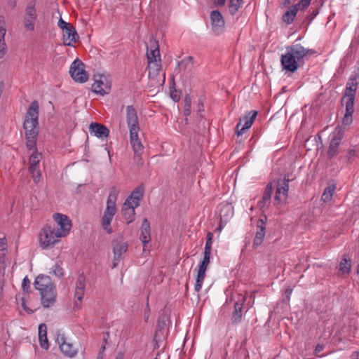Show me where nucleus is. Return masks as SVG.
I'll use <instances>...</instances> for the list:
<instances>
[{
  "mask_svg": "<svg viewBox=\"0 0 359 359\" xmlns=\"http://www.w3.org/2000/svg\"><path fill=\"white\" fill-rule=\"evenodd\" d=\"M36 17L35 2L32 1L28 3L25 8V14L23 18V25L27 31L33 32L34 30Z\"/></svg>",
  "mask_w": 359,
  "mask_h": 359,
  "instance_id": "1a4fd4ad",
  "label": "nucleus"
},
{
  "mask_svg": "<svg viewBox=\"0 0 359 359\" xmlns=\"http://www.w3.org/2000/svg\"><path fill=\"white\" fill-rule=\"evenodd\" d=\"M337 189V182L334 180L329 182L327 187L324 189L321 196V201L323 203H330L333 198V195Z\"/></svg>",
  "mask_w": 359,
  "mask_h": 359,
  "instance_id": "5701e85b",
  "label": "nucleus"
},
{
  "mask_svg": "<svg viewBox=\"0 0 359 359\" xmlns=\"http://www.w3.org/2000/svg\"><path fill=\"white\" fill-rule=\"evenodd\" d=\"M22 287L26 292H27L30 288V280L27 276L25 277L22 280Z\"/></svg>",
  "mask_w": 359,
  "mask_h": 359,
  "instance_id": "de8ad7c7",
  "label": "nucleus"
},
{
  "mask_svg": "<svg viewBox=\"0 0 359 359\" xmlns=\"http://www.w3.org/2000/svg\"><path fill=\"white\" fill-rule=\"evenodd\" d=\"M5 259H6V254L5 252L0 251V271L4 273V270L5 269Z\"/></svg>",
  "mask_w": 359,
  "mask_h": 359,
  "instance_id": "49530a36",
  "label": "nucleus"
},
{
  "mask_svg": "<svg viewBox=\"0 0 359 359\" xmlns=\"http://www.w3.org/2000/svg\"><path fill=\"white\" fill-rule=\"evenodd\" d=\"M123 205L135 210V208L140 205V202L136 201L135 199L133 198L127 204V199H126Z\"/></svg>",
  "mask_w": 359,
  "mask_h": 359,
  "instance_id": "79ce46f5",
  "label": "nucleus"
},
{
  "mask_svg": "<svg viewBox=\"0 0 359 359\" xmlns=\"http://www.w3.org/2000/svg\"><path fill=\"white\" fill-rule=\"evenodd\" d=\"M170 97L175 102H178L180 99V95L176 90L170 91Z\"/></svg>",
  "mask_w": 359,
  "mask_h": 359,
  "instance_id": "603ef678",
  "label": "nucleus"
},
{
  "mask_svg": "<svg viewBox=\"0 0 359 359\" xmlns=\"http://www.w3.org/2000/svg\"><path fill=\"white\" fill-rule=\"evenodd\" d=\"M143 197V189L140 187H137L135 189L131 194L127 198V203H129L131 199H135L136 201H139L140 203V201L142 199Z\"/></svg>",
  "mask_w": 359,
  "mask_h": 359,
  "instance_id": "f704fd0d",
  "label": "nucleus"
},
{
  "mask_svg": "<svg viewBox=\"0 0 359 359\" xmlns=\"http://www.w3.org/2000/svg\"><path fill=\"white\" fill-rule=\"evenodd\" d=\"M289 182L290 179L286 177L278 180L276 192L274 197L275 205L279 204L286 200L289 190Z\"/></svg>",
  "mask_w": 359,
  "mask_h": 359,
  "instance_id": "f8f14e48",
  "label": "nucleus"
},
{
  "mask_svg": "<svg viewBox=\"0 0 359 359\" xmlns=\"http://www.w3.org/2000/svg\"><path fill=\"white\" fill-rule=\"evenodd\" d=\"M147 57L148 61L161 60L158 42L154 39L149 40V48H147Z\"/></svg>",
  "mask_w": 359,
  "mask_h": 359,
  "instance_id": "6ab92c4d",
  "label": "nucleus"
},
{
  "mask_svg": "<svg viewBox=\"0 0 359 359\" xmlns=\"http://www.w3.org/2000/svg\"><path fill=\"white\" fill-rule=\"evenodd\" d=\"M357 273L359 275V264H358L357 267Z\"/></svg>",
  "mask_w": 359,
  "mask_h": 359,
  "instance_id": "774afa93",
  "label": "nucleus"
},
{
  "mask_svg": "<svg viewBox=\"0 0 359 359\" xmlns=\"http://www.w3.org/2000/svg\"><path fill=\"white\" fill-rule=\"evenodd\" d=\"M69 73L76 82L85 83L88 79V75L84 69V65L79 59L74 60L71 65Z\"/></svg>",
  "mask_w": 359,
  "mask_h": 359,
  "instance_id": "9d476101",
  "label": "nucleus"
},
{
  "mask_svg": "<svg viewBox=\"0 0 359 359\" xmlns=\"http://www.w3.org/2000/svg\"><path fill=\"white\" fill-rule=\"evenodd\" d=\"M50 273L59 278L62 277L64 275L63 269L58 264L53 266L50 269Z\"/></svg>",
  "mask_w": 359,
  "mask_h": 359,
  "instance_id": "a19ab883",
  "label": "nucleus"
},
{
  "mask_svg": "<svg viewBox=\"0 0 359 359\" xmlns=\"http://www.w3.org/2000/svg\"><path fill=\"white\" fill-rule=\"evenodd\" d=\"M56 342L59 344L61 352L65 356L72 358L76 355L78 352L77 348H74L72 344L67 342L64 335H58Z\"/></svg>",
  "mask_w": 359,
  "mask_h": 359,
  "instance_id": "2eb2a0df",
  "label": "nucleus"
},
{
  "mask_svg": "<svg viewBox=\"0 0 359 359\" xmlns=\"http://www.w3.org/2000/svg\"><path fill=\"white\" fill-rule=\"evenodd\" d=\"M140 230L141 233L140 239L142 242L143 249L145 250V248L147 247V244L151 241V227L149 222L147 218L143 219Z\"/></svg>",
  "mask_w": 359,
  "mask_h": 359,
  "instance_id": "a211bd4d",
  "label": "nucleus"
},
{
  "mask_svg": "<svg viewBox=\"0 0 359 359\" xmlns=\"http://www.w3.org/2000/svg\"><path fill=\"white\" fill-rule=\"evenodd\" d=\"M337 154V134L332 133L331 135V141L327 151L328 161L327 165H332L335 162Z\"/></svg>",
  "mask_w": 359,
  "mask_h": 359,
  "instance_id": "a878e982",
  "label": "nucleus"
},
{
  "mask_svg": "<svg viewBox=\"0 0 359 359\" xmlns=\"http://www.w3.org/2000/svg\"><path fill=\"white\" fill-rule=\"evenodd\" d=\"M233 210L232 207L229 204L224 205L222 207L220 210V217L222 219L223 217H227L228 216H232Z\"/></svg>",
  "mask_w": 359,
  "mask_h": 359,
  "instance_id": "4c0bfd02",
  "label": "nucleus"
},
{
  "mask_svg": "<svg viewBox=\"0 0 359 359\" xmlns=\"http://www.w3.org/2000/svg\"><path fill=\"white\" fill-rule=\"evenodd\" d=\"M6 33V19L4 16L0 15V41H5Z\"/></svg>",
  "mask_w": 359,
  "mask_h": 359,
  "instance_id": "58836bf2",
  "label": "nucleus"
},
{
  "mask_svg": "<svg viewBox=\"0 0 359 359\" xmlns=\"http://www.w3.org/2000/svg\"><path fill=\"white\" fill-rule=\"evenodd\" d=\"M121 212L127 224L135 220V210L123 205Z\"/></svg>",
  "mask_w": 359,
  "mask_h": 359,
  "instance_id": "7c9ffc66",
  "label": "nucleus"
},
{
  "mask_svg": "<svg viewBox=\"0 0 359 359\" xmlns=\"http://www.w3.org/2000/svg\"><path fill=\"white\" fill-rule=\"evenodd\" d=\"M53 219L57 223L58 227L55 231L58 236L65 237L67 236L72 228V222L69 217L60 213H56L53 215Z\"/></svg>",
  "mask_w": 359,
  "mask_h": 359,
  "instance_id": "9b49d317",
  "label": "nucleus"
},
{
  "mask_svg": "<svg viewBox=\"0 0 359 359\" xmlns=\"http://www.w3.org/2000/svg\"><path fill=\"white\" fill-rule=\"evenodd\" d=\"M212 29L215 34H221L225 26V21L219 11H212L210 13Z\"/></svg>",
  "mask_w": 359,
  "mask_h": 359,
  "instance_id": "4468645a",
  "label": "nucleus"
},
{
  "mask_svg": "<svg viewBox=\"0 0 359 359\" xmlns=\"http://www.w3.org/2000/svg\"><path fill=\"white\" fill-rule=\"evenodd\" d=\"M273 187L270 183L266 185L262 200L258 203V206L260 209L269 208L271 201Z\"/></svg>",
  "mask_w": 359,
  "mask_h": 359,
  "instance_id": "393cba45",
  "label": "nucleus"
},
{
  "mask_svg": "<svg viewBox=\"0 0 359 359\" xmlns=\"http://www.w3.org/2000/svg\"><path fill=\"white\" fill-rule=\"evenodd\" d=\"M166 326V321L165 320V316H161L158 320V327L161 330L163 329Z\"/></svg>",
  "mask_w": 359,
  "mask_h": 359,
  "instance_id": "3c124183",
  "label": "nucleus"
},
{
  "mask_svg": "<svg viewBox=\"0 0 359 359\" xmlns=\"http://www.w3.org/2000/svg\"><path fill=\"white\" fill-rule=\"evenodd\" d=\"M257 115V111L252 110L240 118V121L236 128L238 136L241 135L243 133H244L245 130L249 129L251 127Z\"/></svg>",
  "mask_w": 359,
  "mask_h": 359,
  "instance_id": "ddd939ff",
  "label": "nucleus"
},
{
  "mask_svg": "<svg viewBox=\"0 0 359 359\" xmlns=\"http://www.w3.org/2000/svg\"><path fill=\"white\" fill-rule=\"evenodd\" d=\"M184 102H185V105H187V107H189L191 105V98L189 97H186L184 99Z\"/></svg>",
  "mask_w": 359,
  "mask_h": 359,
  "instance_id": "e2e57ef3",
  "label": "nucleus"
},
{
  "mask_svg": "<svg viewBox=\"0 0 359 359\" xmlns=\"http://www.w3.org/2000/svg\"><path fill=\"white\" fill-rule=\"evenodd\" d=\"M192 57L189 56L178 62L177 69L180 70H185L192 66Z\"/></svg>",
  "mask_w": 359,
  "mask_h": 359,
  "instance_id": "c9c22d12",
  "label": "nucleus"
},
{
  "mask_svg": "<svg viewBox=\"0 0 359 359\" xmlns=\"http://www.w3.org/2000/svg\"><path fill=\"white\" fill-rule=\"evenodd\" d=\"M211 252H203V258L198 265V270L197 273L194 290L197 292H200L205 277V271L210 264Z\"/></svg>",
  "mask_w": 359,
  "mask_h": 359,
  "instance_id": "6e6552de",
  "label": "nucleus"
},
{
  "mask_svg": "<svg viewBox=\"0 0 359 359\" xmlns=\"http://www.w3.org/2000/svg\"><path fill=\"white\" fill-rule=\"evenodd\" d=\"M39 107L38 102L33 101L25 116L23 128L25 130L26 146L29 150L35 151L29 157V167L39 166L42 154L36 151V140L39 135Z\"/></svg>",
  "mask_w": 359,
  "mask_h": 359,
  "instance_id": "f257e3e1",
  "label": "nucleus"
},
{
  "mask_svg": "<svg viewBox=\"0 0 359 359\" xmlns=\"http://www.w3.org/2000/svg\"><path fill=\"white\" fill-rule=\"evenodd\" d=\"M292 289H287L285 292L288 294H290L292 293Z\"/></svg>",
  "mask_w": 359,
  "mask_h": 359,
  "instance_id": "338daca9",
  "label": "nucleus"
},
{
  "mask_svg": "<svg viewBox=\"0 0 359 359\" xmlns=\"http://www.w3.org/2000/svg\"><path fill=\"white\" fill-rule=\"evenodd\" d=\"M358 357H359V353L358 352H353L352 354L351 355V359H358Z\"/></svg>",
  "mask_w": 359,
  "mask_h": 359,
  "instance_id": "680f3d73",
  "label": "nucleus"
},
{
  "mask_svg": "<svg viewBox=\"0 0 359 359\" xmlns=\"http://www.w3.org/2000/svg\"><path fill=\"white\" fill-rule=\"evenodd\" d=\"M128 243L124 241L116 242L113 244L114 255L120 257L128 250Z\"/></svg>",
  "mask_w": 359,
  "mask_h": 359,
  "instance_id": "2f4dec72",
  "label": "nucleus"
},
{
  "mask_svg": "<svg viewBox=\"0 0 359 359\" xmlns=\"http://www.w3.org/2000/svg\"><path fill=\"white\" fill-rule=\"evenodd\" d=\"M111 83L109 77L103 74L94 75L92 90L100 95L107 94L111 90Z\"/></svg>",
  "mask_w": 359,
  "mask_h": 359,
  "instance_id": "0eeeda50",
  "label": "nucleus"
},
{
  "mask_svg": "<svg viewBox=\"0 0 359 359\" xmlns=\"http://www.w3.org/2000/svg\"><path fill=\"white\" fill-rule=\"evenodd\" d=\"M90 134L99 138H106L109 136V130L102 124L92 123L89 126Z\"/></svg>",
  "mask_w": 359,
  "mask_h": 359,
  "instance_id": "412c9836",
  "label": "nucleus"
},
{
  "mask_svg": "<svg viewBox=\"0 0 359 359\" xmlns=\"http://www.w3.org/2000/svg\"><path fill=\"white\" fill-rule=\"evenodd\" d=\"M126 121L130 131V142L134 153H142L144 147L138 137L140 130L138 117L135 109L132 105L126 107Z\"/></svg>",
  "mask_w": 359,
  "mask_h": 359,
  "instance_id": "7ed1b4c3",
  "label": "nucleus"
},
{
  "mask_svg": "<svg viewBox=\"0 0 359 359\" xmlns=\"http://www.w3.org/2000/svg\"><path fill=\"white\" fill-rule=\"evenodd\" d=\"M213 237L214 235L212 232H208L207 233L204 252H211Z\"/></svg>",
  "mask_w": 359,
  "mask_h": 359,
  "instance_id": "ea45409f",
  "label": "nucleus"
},
{
  "mask_svg": "<svg viewBox=\"0 0 359 359\" xmlns=\"http://www.w3.org/2000/svg\"><path fill=\"white\" fill-rule=\"evenodd\" d=\"M211 1L213 2L214 4L219 6H222L226 3V0H211Z\"/></svg>",
  "mask_w": 359,
  "mask_h": 359,
  "instance_id": "13d9d810",
  "label": "nucleus"
},
{
  "mask_svg": "<svg viewBox=\"0 0 359 359\" xmlns=\"http://www.w3.org/2000/svg\"><path fill=\"white\" fill-rule=\"evenodd\" d=\"M7 248L6 239L5 238H0V251L4 252Z\"/></svg>",
  "mask_w": 359,
  "mask_h": 359,
  "instance_id": "864d4df0",
  "label": "nucleus"
},
{
  "mask_svg": "<svg viewBox=\"0 0 359 359\" xmlns=\"http://www.w3.org/2000/svg\"><path fill=\"white\" fill-rule=\"evenodd\" d=\"M280 62L283 69L290 72H294L299 67L298 62L288 50L281 55Z\"/></svg>",
  "mask_w": 359,
  "mask_h": 359,
  "instance_id": "f3484780",
  "label": "nucleus"
},
{
  "mask_svg": "<svg viewBox=\"0 0 359 359\" xmlns=\"http://www.w3.org/2000/svg\"><path fill=\"white\" fill-rule=\"evenodd\" d=\"M324 348L323 345L318 344L315 348V353L318 355L319 353H320Z\"/></svg>",
  "mask_w": 359,
  "mask_h": 359,
  "instance_id": "bf43d9fd",
  "label": "nucleus"
},
{
  "mask_svg": "<svg viewBox=\"0 0 359 359\" xmlns=\"http://www.w3.org/2000/svg\"><path fill=\"white\" fill-rule=\"evenodd\" d=\"M29 170L32 174L34 182L38 183L41 175L39 166L29 167Z\"/></svg>",
  "mask_w": 359,
  "mask_h": 359,
  "instance_id": "e433bc0d",
  "label": "nucleus"
},
{
  "mask_svg": "<svg viewBox=\"0 0 359 359\" xmlns=\"http://www.w3.org/2000/svg\"><path fill=\"white\" fill-rule=\"evenodd\" d=\"M191 113V106L187 107V105H184V116H187Z\"/></svg>",
  "mask_w": 359,
  "mask_h": 359,
  "instance_id": "052dcab7",
  "label": "nucleus"
},
{
  "mask_svg": "<svg viewBox=\"0 0 359 359\" xmlns=\"http://www.w3.org/2000/svg\"><path fill=\"white\" fill-rule=\"evenodd\" d=\"M298 11L297 6H292L289 9L283 14L282 20L287 25L291 24L297 15Z\"/></svg>",
  "mask_w": 359,
  "mask_h": 359,
  "instance_id": "c85d7f7f",
  "label": "nucleus"
},
{
  "mask_svg": "<svg viewBox=\"0 0 359 359\" xmlns=\"http://www.w3.org/2000/svg\"><path fill=\"white\" fill-rule=\"evenodd\" d=\"M3 293V273L0 271V301L2 299Z\"/></svg>",
  "mask_w": 359,
  "mask_h": 359,
  "instance_id": "5fc2aeb1",
  "label": "nucleus"
},
{
  "mask_svg": "<svg viewBox=\"0 0 359 359\" xmlns=\"http://www.w3.org/2000/svg\"><path fill=\"white\" fill-rule=\"evenodd\" d=\"M243 304L236 302L234 304V310L232 313L231 321L233 324H238L242 319Z\"/></svg>",
  "mask_w": 359,
  "mask_h": 359,
  "instance_id": "c756f323",
  "label": "nucleus"
},
{
  "mask_svg": "<svg viewBox=\"0 0 359 359\" xmlns=\"http://www.w3.org/2000/svg\"><path fill=\"white\" fill-rule=\"evenodd\" d=\"M7 52V46L5 41H0V59L4 57Z\"/></svg>",
  "mask_w": 359,
  "mask_h": 359,
  "instance_id": "a18cd8bd",
  "label": "nucleus"
},
{
  "mask_svg": "<svg viewBox=\"0 0 359 359\" xmlns=\"http://www.w3.org/2000/svg\"><path fill=\"white\" fill-rule=\"evenodd\" d=\"M118 191L115 187H112L107 200V206L101 218V225L103 229L109 234L113 232L111 226V222L114 215L117 212L116 200Z\"/></svg>",
  "mask_w": 359,
  "mask_h": 359,
  "instance_id": "39448f33",
  "label": "nucleus"
},
{
  "mask_svg": "<svg viewBox=\"0 0 359 359\" xmlns=\"http://www.w3.org/2000/svg\"><path fill=\"white\" fill-rule=\"evenodd\" d=\"M161 60H151L148 61V69H149V76L150 78L156 77L161 71Z\"/></svg>",
  "mask_w": 359,
  "mask_h": 359,
  "instance_id": "cd10ccee",
  "label": "nucleus"
},
{
  "mask_svg": "<svg viewBox=\"0 0 359 359\" xmlns=\"http://www.w3.org/2000/svg\"><path fill=\"white\" fill-rule=\"evenodd\" d=\"M10 1H13V2H12V6H13V7H15V5H16V1H17V0H10Z\"/></svg>",
  "mask_w": 359,
  "mask_h": 359,
  "instance_id": "69168bd1",
  "label": "nucleus"
},
{
  "mask_svg": "<svg viewBox=\"0 0 359 359\" xmlns=\"http://www.w3.org/2000/svg\"><path fill=\"white\" fill-rule=\"evenodd\" d=\"M120 257H117L116 255H114V259H113V266L112 268H115L118 266L119 262H120Z\"/></svg>",
  "mask_w": 359,
  "mask_h": 359,
  "instance_id": "4d7b16f0",
  "label": "nucleus"
},
{
  "mask_svg": "<svg viewBox=\"0 0 359 359\" xmlns=\"http://www.w3.org/2000/svg\"><path fill=\"white\" fill-rule=\"evenodd\" d=\"M78 39L79 35L72 25L62 31V40L65 46H73V43L76 42Z\"/></svg>",
  "mask_w": 359,
  "mask_h": 359,
  "instance_id": "aec40b11",
  "label": "nucleus"
},
{
  "mask_svg": "<svg viewBox=\"0 0 359 359\" xmlns=\"http://www.w3.org/2000/svg\"><path fill=\"white\" fill-rule=\"evenodd\" d=\"M39 339L41 348L48 349L49 346L47 338V327L44 323H41L39 326Z\"/></svg>",
  "mask_w": 359,
  "mask_h": 359,
  "instance_id": "bb28decb",
  "label": "nucleus"
},
{
  "mask_svg": "<svg viewBox=\"0 0 359 359\" xmlns=\"http://www.w3.org/2000/svg\"><path fill=\"white\" fill-rule=\"evenodd\" d=\"M243 1L244 0H230L229 4V13L234 15L243 5Z\"/></svg>",
  "mask_w": 359,
  "mask_h": 359,
  "instance_id": "72a5a7b5",
  "label": "nucleus"
},
{
  "mask_svg": "<svg viewBox=\"0 0 359 359\" xmlns=\"http://www.w3.org/2000/svg\"><path fill=\"white\" fill-rule=\"evenodd\" d=\"M34 287L40 294V302L43 309L55 306L57 299L55 285L48 276L40 274L34 280Z\"/></svg>",
  "mask_w": 359,
  "mask_h": 359,
  "instance_id": "f03ea898",
  "label": "nucleus"
},
{
  "mask_svg": "<svg viewBox=\"0 0 359 359\" xmlns=\"http://www.w3.org/2000/svg\"><path fill=\"white\" fill-rule=\"evenodd\" d=\"M86 287V278L83 274L78 276L76 283L74 297L78 301L81 302L84 295V290Z\"/></svg>",
  "mask_w": 359,
  "mask_h": 359,
  "instance_id": "b1692460",
  "label": "nucleus"
},
{
  "mask_svg": "<svg viewBox=\"0 0 359 359\" xmlns=\"http://www.w3.org/2000/svg\"><path fill=\"white\" fill-rule=\"evenodd\" d=\"M61 236H57L55 227L50 225L45 226L39 234V244L43 249L52 248Z\"/></svg>",
  "mask_w": 359,
  "mask_h": 359,
  "instance_id": "423d86ee",
  "label": "nucleus"
},
{
  "mask_svg": "<svg viewBox=\"0 0 359 359\" xmlns=\"http://www.w3.org/2000/svg\"><path fill=\"white\" fill-rule=\"evenodd\" d=\"M287 50L290 53L298 63L300 62L306 55H312L315 53L313 50L306 49L299 44L287 47Z\"/></svg>",
  "mask_w": 359,
  "mask_h": 359,
  "instance_id": "dca6fc26",
  "label": "nucleus"
},
{
  "mask_svg": "<svg viewBox=\"0 0 359 359\" xmlns=\"http://www.w3.org/2000/svg\"><path fill=\"white\" fill-rule=\"evenodd\" d=\"M21 301H22V307L23 308V309L28 313V314H32L34 313V311L32 310L31 309H29L27 304H26V300H25V297H22L21 299Z\"/></svg>",
  "mask_w": 359,
  "mask_h": 359,
  "instance_id": "8fccbe9b",
  "label": "nucleus"
},
{
  "mask_svg": "<svg viewBox=\"0 0 359 359\" xmlns=\"http://www.w3.org/2000/svg\"><path fill=\"white\" fill-rule=\"evenodd\" d=\"M311 0H301L295 6H297L298 10H304L306 8L311 4Z\"/></svg>",
  "mask_w": 359,
  "mask_h": 359,
  "instance_id": "37998d69",
  "label": "nucleus"
},
{
  "mask_svg": "<svg viewBox=\"0 0 359 359\" xmlns=\"http://www.w3.org/2000/svg\"><path fill=\"white\" fill-rule=\"evenodd\" d=\"M115 359H123V355L118 354Z\"/></svg>",
  "mask_w": 359,
  "mask_h": 359,
  "instance_id": "0e129e2a",
  "label": "nucleus"
},
{
  "mask_svg": "<svg viewBox=\"0 0 359 359\" xmlns=\"http://www.w3.org/2000/svg\"><path fill=\"white\" fill-rule=\"evenodd\" d=\"M358 87L355 78H351L345 90V93L341 99V104L346 106V114L342 119L344 126H349L353 121V114L354 112V99Z\"/></svg>",
  "mask_w": 359,
  "mask_h": 359,
  "instance_id": "20e7f679",
  "label": "nucleus"
},
{
  "mask_svg": "<svg viewBox=\"0 0 359 359\" xmlns=\"http://www.w3.org/2000/svg\"><path fill=\"white\" fill-rule=\"evenodd\" d=\"M257 229L252 245L255 249H257L263 243L265 236V223L262 219L258 221Z\"/></svg>",
  "mask_w": 359,
  "mask_h": 359,
  "instance_id": "4be33fe9",
  "label": "nucleus"
},
{
  "mask_svg": "<svg viewBox=\"0 0 359 359\" xmlns=\"http://www.w3.org/2000/svg\"><path fill=\"white\" fill-rule=\"evenodd\" d=\"M142 153H134L133 160L135 164L138 166H142L144 163L142 158Z\"/></svg>",
  "mask_w": 359,
  "mask_h": 359,
  "instance_id": "c03bdc74",
  "label": "nucleus"
},
{
  "mask_svg": "<svg viewBox=\"0 0 359 359\" xmlns=\"http://www.w3.org/2000/svg\"><path fill=\"white\" fill-rule=\"evenodd\" d=\"M351 269V259L344 256L340 262L339 271L343 275H348Z\"/></svg>",
  "mask_w": 359,
  "mask_h": 359,
  "instance_id": "473e14b6",
  "label": "nucleus"
},
{
  "mask_svg": "<svg viewBox=\"0 0 359 359\" xmlns=\"http://www.w3.org/2000/svg\"><path fill=\"white\" fill-rule=\"evenodd\" d=\"M149 303L147 302V308L146 309L144 310V320L145 322H147L148 319H149Z\"/></svg>",
  "mask_w": 359,
  "mask_h": 359,
  "instance_id": "6e6d98bb",
  "label": "nucleus"
},
{
  "mask_svg": "<svg viewBox=\"0 0 359 359\" xmlns=\"http://www.w3.org/2000/svg\"><path fill=\"white\" fill-rule=\"evenodd\" d=\"M57 25L63 31L65 29H67V27H70L72 25L68 22H66L65 20H63L62 18H60L59 19Z\"/></svg>",
  "mask_w": 359,
  "mask_h": 359,
  "instance_id": "09e8293b",
  "label": "nucleus"
}]
</instances>
